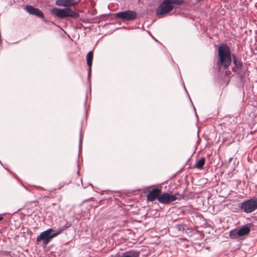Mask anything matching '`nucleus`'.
<instances>
[{
  "label": "nucleus",
  "instance_id": "1",
  "mask_svg": "<svg viewBox=\"0 0 257 257\" xmlns=\"http://www.w3.org/2000/svg\"><path fill=\"white\" fill-rule=\"evenodd\" d=\"M218 60L216 63L219 70L221 66L227 69L231 63V52L230 48L225 43L221 44L218 47Z\"/></svg>",
  "mask_w": 257,
  "mask_h": 257
},
{
  "label": "nucleus",
  "instance_id": "2",
  "mask_svg": "<svg viewBox=\"0 0 257 257\" xmlns=\"http://www.w3.org/2000/svg\"><path fill=\"white\" fill-rule=\"evenodd\" d=\"M184 3V0H163L158 6L156 15L162 16L168 14L174 8V5L181 6Z\"/></svg>",
  "mask_w": 257,
  "mask_h": 257
},
{
  "label": "nucleus",
  "instance_id": "3",
  "mask_svg": "<svg viewBox=\"0 0 257 257\" xmlns=\"http://www.w3.org/2000/svg\"><path fill=\"white\" fill-rule=\"evenodd\" d=\"M51 13L53 15L60 19L67 17L77 19L79 17V14L78 13L68 7L64 9L53 8L51 10Z\"/></svg>",
  "mask_w": 257,
  "mask_h": 257
},
{
  "label": "nucleus",
  "instance_id": "4",
  "mask_svg": "<svg viewBox=\"0 0 257 257\" xmlns=\"http://www.w3.org/2000/svg\"><path fill=\"white\" fill-rule=\"evenodd\" d=\"M240 209L246 213H251L257 209V198L245 200L241 203Z\"/></svg>",
  "mask_w": 257,
  "mask_h": 257
},
{
  "label": "nucleus",
  "instance_id": "5",
  "mask_svg": "<svg viewBox=\"0 0 257 257\" xmlns=\"http://www.w3.org/2000/svg\"><path fill=\"white\" fill-rule=\"evenodd\" d=\"M114 16L123 21H133L136 19L137 13L134 11L127 10L115 13Z\"/></svg>",
  "mask_w": 257,
  "mask_h": 257
},
{
  "label": "nucleus",
  "instance_id": "6",
  "mask_svg": "<svg viewBox=\"0 0 257 257\" xmlns=\"http://www.w3.org/2000/svg\"><path fill=\"white\" fill-rule=\"evenodd\" d=\"M53 230L52 228H49L48 229L42 232L37 237V241L39 242L42 241L43 244L44 245H47L52 238L55 237L54 233L51 234V232H52Z\"/></svg>",
  "mask_w": 257,
  "mask_h": 257
},
{
  "label": "nucleus",
  "instance_id": "7",
  "mask_svg": "<svg viewBox=\"0 0 257 257\" xmlns=\"http://www.w3.org/2000/svg\"><path fill=\"white\" fill-rule=\"evenodd\" d=\"M175 198L173 197L172 194L167 192H164L160 194V197L158 198V201L164 204H168L174 201Z\"/></svg>",
  "mask_w": 257,
  "mask_h": 257
},
{
  "label": "nucleus",
  "instance_id": "8",
  "mask_svg": "<svg viewBox=\"0 0 257 257\" xmlns=\"http://www.w3.org/2000/svg\"><path fill=\"white\" fill-rule=\"evenodd\" d=\"M79 2L80 0H56L55 4L58 6L69 8L76 6Z\"/></svg>",
  "mask_w": 257,
  "mask_h": 257
},
{
  "label": "nucleus",
  "instance_id": "9",
  "mask_svg": "<svg viewBox=\"0 0 257 257\" xmlns=\"http://www.w3.org/2000/svg\"><path fill=\"white\" fill-rule=\"evenodd\" d=\"M25 10L30 15H34L38 18L44 19L43 12L39 9L34 8L32 6H27Z\"/></svg>",
  "mask_w": 257,
  "mask_h": 257
},
{
  "label": "nucleus",
  "instance_id": "10",
  "mask_svg": "<svg viewBox=\"0 0 257 257\" xmlns=\"http://www.w3.org/2000/svg\"><path fill=\"white\" fill-rule=\"evenodd\" d=\"M161 193V189L158 188L153 189L147 195V200L151 202L154 201L156 199L158 200Z\"/></svg>",
  "mask_w": 257,
  "mask_h": 257
},
{
  "label": "nucleus",
  "instance_id": "11",
  "mask_svg": "<svg viewBox=\"0 0 257 257\" xmlns=\"http://www.w3.org/2000/svg\"><path fill=\"white\" fill-rule=\"evenodd\" d=\"M140 252L137 250H130L125 251L122 254V257H139Z\"/></svg>",
  "mask_w": 257,
  "mask_h": 257
},
{
  "label": "nucleus",
  "instance_id": "12",
  "mask_svg": "<svg viewBox=\"0 0 257 257\" xmlns=\"http://www.w3.org/2000/svg\"><path fill=\"white\" fill-rule=\"evenodd\" d=\"M237 230L241 236L249 234L250 231V228L247 225H243Z\"/></svg>",
  "mask_w": 257,
  "mask_h": 257
},
{
  "label": "nucleus",
  "instance_id": "13",
  "mask_svg": "<svg viewBox=\"0 0 257 257\" xmlns=\"http://www.w3.org/2000/svg\"><path fill=\"white\" fill-rule=\"evenodd\" d=\"M71 224L68 223L67 222L64 225L62 226L61 227L59 228V229L57 230L56 232L54 233L55 234V237L62 233L64 231L66 230L68 228L70 227Z\"/></svg>",
  "mask_w": 257,
  "mask_h": 257
},
{
  "label": "nucleus",
  "instance_id": "14",
  "mask_svg": "<svg viewBox=\"0 0 257 257\" xmlns=\"http://www.w3.org/2000/svg\"><path fill=\"white\" fill-rule=\"evenodd\" d=\"M232 57L233 58V62L235 66L238 69H241L242 67V62L240 60H238L234 54H233L232 55Z\"/></svg>",
  "mask_w": 257,
  "mask_h": 257
},
{
  "label": "nucleus",
  "instance_id": "15",
  "mask_svg": "<svg viewBox=\"0 0 257 257\" xmlns=\"http://www.w3.org/2000/svg\"><path fill=\"white\" fill-rule=\"evenodd\" d=\"M205 158L202 157L200 159L197 161L195 164V167L198 169H202L205 164Z\"/></svg>",
  "mask_w": 257,
  "mask_h": 257
},
{
  "label": "nucleus",
  "instance_id": "16",
  "mask_svg": "<svg viewBox=\"0 0 257 257\" xmlns=\"http://www.w3.org/2000/svg\"><path fill=\"white\" fill-rule=\"evenodd\" d=\"M93 60V52L89 51L86 55L87 65L89 67H91Z\"/></svg>",
  "mask_w": 257,
  "mask_h": 257
},
{
  "label": "nucleus",
  "instance_id": "17",
  "mask_svg": "<svg viewBox=\"0 0 257 257\" xmlns=\"http://www.w3.org/2000/svg\"><path fill=\"white\" fill-rule=\"evenodd\" d=\"M238 233L237 229L232 230L229 232V236L232 239H237L238 237L241 236L240 234Z\"/></svg>",
  "mask_w": 257,
  "mask_h": 257
},
{
  "label": "nucleus",
  "instance_id": "18",
  "mask_svg": "<svg viewBox=\"0 0 257 257\" xmlns=\"http://www.w3.org/2000/svg\"><path fill=\"white\" fill-rule=\"evenodd\" d=\"M172 195L174 198H175L174 201L176 200H181V199H183L184 197V194H180L178 192L175 193L174 194H172Z\"/></svg>",
  "mask_w": 257,
  "mask_h": 257
},
{
  "label": "nucleus",
  "instance_id": "19",
  "mask_svg": "<svg viewBox=\"0 0 257 257\" xmlns=\"http://www.w3.org/2000/svg\"><path fill=\"white\" fill-rule=\"evenodd\" d=\"M91 67H89L88 72V78H89V77H90V76L91 75Z\"/></svg>",
  "mask_w": 257,
  "mask_h": 257
},
{
  "label": "nucleus",
  "instance_id": "20",
  "mask_svg": "<svg viewBox=\"0 0 257 257\" xmlns=\"http://www.w3.org/2000/svg\"><path fill=\"white\" fill-rule=\"evenodd\" d=\"M3 219L4 217L0 215V221L2 220Z\"/></svg>",
  "mask_w": 257,
  "mask_h": 257
},
{
  "label": "nucleus",
  "instance_id": "21",
  "mask_svg": "<svg viewBox=\"0 0 257 257\" xmlns=\"http://www.w3.org/2000/svg\"><path fill=\"white\" fill-rule=\"evenodd\" d=\"M202 1V0H196V1L197 2H199Z\"/></svg>",
  "mask_w": 257,
  "mask_h": 257
},
{
  "label": "nucleus",
  "instance_id": "22",
  "mask_svg": "<svg viewBox=\"0 0 257 257\" xmlns=\"http://www.w3.org/2000/svg\"><path fill=\"white\" fill-rule=\"evenodd\" d=\"M112 257H113V256H112ZM114 257H119V256L118 255H116V256H115Z\"/></svg>",
  "mask_w": 257,
  "mask_h": 257
}]
</instances>
